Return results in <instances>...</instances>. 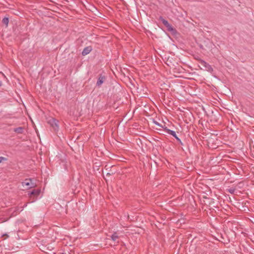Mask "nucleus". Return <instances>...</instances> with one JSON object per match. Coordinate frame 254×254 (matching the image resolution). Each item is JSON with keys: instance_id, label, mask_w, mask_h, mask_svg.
<instances>
[{"instance_id": "f257e3e1", "label": "nucleus", "mask_w": 254, "mask_h": 254, "mask_svg": "<svg viewBox=\"0 0 254 254\" xmlns=\"http://www.w3.org/2000/svg\"><path fill=\"white\" fill-rule=\"evenodd\" d=\"M59 121L53 118H51L48 120V123L55 130L59 129Z\"/></svg>"}, {"instance_id": "f03ea898", "label": "nucleus", "mask_w": 254, "mask_h": 254, "mask_svg": "<svg viewBox=\"0 0 254 254\" xmlns=\"http://www.w3.org/2000/svg\"><path fill=\"white\" fill-rule=\"evenodd\" d=\"M106 79V77L105 75H103L102 74H100L98 75V78L96 82V86L98 87H100L101 85L105 82Z\"/></svg>"}, {"instance_id": "7ed1b4c3", "label": "nucleus", "mask_w": 254, "mask_h": 254, "mask_svg": "<svg viewBox=\"0 0 254 254\" xmlns=\"http://www.w3.org/2000/svg\"><path fill=\"white\" fill-rule=\"evenodd\" d=\"M200 64L202 66H203L205 67V69L207 71L210 72H212L213 71V68L211 67V66L205 61L201 60Z\"/></svg>"}, {"instance_id": "20e7f679", "label": "nucleus", "mask_w": 254, "mask_h": 254, "mask_svg": "<svg viewBox=\"0 0 254 254\" xmlns=\"http://www.w3.org/2000/svg\"><path fill=\"white\" fill-rule=\"evenodd\" d=\"M22 186H26L28 188H31L34 186V184L32 183L31 179H26L25 180L24 182H22Z\"/></svg>"}, {"instance_id": "39448f33", "label": "nucleus", "mask_w": 254, "mask_h": 254, "mask_svg": "<svg viewBox=\"0 0 254 254\" xmlns=\"http://www.w3.org/2000/svg\"><path fill=\"white\" fill-rule=\"evenodd\" d=\"M41 192V190L39 189H34L30 193V197L34 196H38Z\"/></svg>"}, {"instance_id": "423d86ee", "label": "nucleus", "mask_w": 254, "mask_h": 254, "mask_svg": "<svg viewBox=\"0 0 254 254\" xmlns=\"http://www.w3.org/2000/svg\"><path fill=\"white\" fill-rule=\"evenodd\" d=\"M164 130L167 133L172 135L175 138L178 137V136L177 135L175 131L168 128L167 127L164 128Z\"/></svg>"}, {"instance_id": "0eeeda50", "label": "nucleus", "mask_w": 254, "mask_h": 254, "mask_svg": "<svg viewBox=\"0 0 254 254\" xmlns=\"http://www.w3.org/2000/svg\"><path fill=\"white\" fill-rule=\"evenodd\" d=\"M92 50L91 46H88L85 47L82 52V55L85 56L88 54Z\"/></svg>"}, {"instance_id": "6e6552de", "label": "nucleus", "mask_w": 254, "mask_h": 254, "mask_svg": "<svg viewBox=\"0 0 254 254\" xmlns=\"http://www.w3.org/2000/svg\"><path fill=\"white\" fill-rule=\"evenodd\" d=\"M167 30L170 32L173 35H175L177 33V30H176L175 28L173 27L172 26L170 27V28H168Z\"/></svg>"}, {"instance_id": "1a4fd4ad", "label": "nucleus", "mask_w": 254, "mask_h": 254, "mask_svg": "<svg viewBox=\"0 0 254 254\" xmlns=\"http://www.w3.org/2000/svg\"><path fill=\"white\" fill-rule=\"evenodd\" d=\"M9 22V19L8 17H4L2 20V23L5 25L6 27L8 26Z\"/></svg>"}, {"instance_id": "9d476101", "label": "nucleus", "mask_w": 254, "mask_h": 254, "mask_svg": "<svg viewBox=\"0 0 254 254\" xmlns=\"http://www.w3.org/2000/svg\"><path fill=\"white\" fill-rule=\"evenodd\" d=\"M159 20L162 21V22L165 26H166L169 23L168 21L165 19L162 16H160L159 17Z\"/></svg>"}, {"instance_id": "9b49d317", "label": "nucleus", "mask_w": 254, "mask_h": 254, "mask_svg": "<svg viewBox=\"0 0 254 254\" xmlns=\"http://www.w3.org/2000/svg\"><path fill=\"white\" fill-rule=\"evenodd\" d=\"M23 128L22 127H19L14 129V131L18 133H21L23 131Z\"/></svg>"}, {"instance_id": "f8f14e48", "label": "nucleus", "mask_w": 254, "mask_h": 254, "mask_svg": "<svg viewBox=\"0 0 254 254\" xmlns=\"http://www.w3.org/2000/svg\"><path fill=\"white\" fill-rule=\"evenodd\" d=\"M236 190L235 188H231L226 190V191L231 194H234Z\"/></svg>"}, {"instance_id": "ddd939ff", "label": "nucleus", "mask_w": 254, "mask_h": 254, "mask_svg": "<svg viewBox=\"0 0 254 254\" xmlns=\"http://www.w3.org/2000/svg\"><path fill=\"white\" fill-rule=\"evenodd\" d=\"M111 238L112 240L115 241L118 238V236L116 233H115L112 235Z\"/></svg>"}, {"instance_id": "4468645a", "label": "nucleus", "mask_w": 254, "mask_h": 254, "mask_svg": "<svg viewBox=\"0 0 254 254\" xmlns=\"http://www.w3.org/2000/svg\"><path fill=\"white\" fill-rule=\"evenodd\" d=\"M153 123H154L155 125H156L157 126H159V127H162V128H164V127H165V126H164V127H163V126H162L160 124H159L158 122H157V121H154H154H153Z\"/></svg>"}, {"instance_id": "2eb2a0df", "label": "nucleus", "mask_w": 254, "mask_h": 254, "mask_svg": "<svg viewBox=\"0 0 254 254\" xmlns=\"http://www.w3.org/2000/svg\"><path fill=\"white\" fill-rule=\"evenodd\" d=\"M7 160V159L5 157H0V163L1 162H2L3 161H6Z\"/></svg>"}, {"instance_id": "dca6fc26", "label": "nucleus", "mask_w": 254, "mask_h": 254, "mask_svg": "<svg viewBox=\"0 0 254 254\" xmlns=\"http://www.w3.org/2000/svg\"><path fill=\"white\" fill-rule=\"evenodd\" d=\"M177 140L178 141L179 143L181 144V145H183V143L181 140V139L178 137L177 138H176Z\"/></svg>"}, {"instance_id": "f3484780", "label": "nucleus", "mask_w": 254, "mask_h": 254, "mask_svg": "<svg viewBox=\"0 0 254 254\" xmlns=\"http://www.w3.org/2000/svg\"><path fill=\"white\" fill-rule=\"evenodd\" d=\"M172 25L169 23H168V24H167L165 26L166 27V28H167V29L168 28H170V27H171Z\"/></svg>"}, {"instance_id": "a211bd4d", "label": "nucleus", "mask_w": 254, "mask_h": 254, "mask_svg": "<svg viewBox=\"0 0 254 254\" xmlns=\"http://www.w3.org/2000/svg\"><path fill=\"white\" fill-rule=\"evenodd\" d=\"M199 47H200V48H201V49H204L203 46H202V45H200L199 46Z\"/></svg>"}, {"instance_id": "6ab92c4d", "label": "nucleus", "mask_w": 254, "mask_h": 254, "mask_svg": "<svg viewBox=\"0 0 254 254\" xmlns=\"http://www.w3.org/2000/svg\"><path fill=\"white\" fill-rule=\"evenodd\" d=\"M2 85V83H1V82L0 81V87Z\"/></svg>"}, {"instance_id": "aec40b11", "label": "nucleus", "mask_w": 254, "mask_h": 254, "mask_svg": "<svg viewBox=\"0 0 254 254\" xmlns=\"http://www.w3.org/2000/svg\"><path fill=\"white\" fill-rule=\"evenodd\" d=\"M107 175H110V174L108 173H107Z\"/></svg>"}]
</instances>
